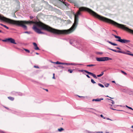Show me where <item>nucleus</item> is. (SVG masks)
I'll use <instances>...</instances> for the list:
<instances>
[{"label":"nucleus","mask_w":133,"mask_h":133,"mask_svg":"<svg viewBox=\"0 0 133 133\" xmlns=\"http://www.w3.org/2000/svg\"><path fill=\"white\" fill-rule=\"evenodd\" d=\"M112 35L114 36L116 38H118V39H117L116 41L119 42L123 43H129L130 41L129 40H127L124 39H121V37L119 36H117L113 34Z\"/></svg>","instance_id":"2"},{"label":"nucleus","mask_w":133,"mask_h":133,"mask_svg":"<svg viewBox=\"0 0 133 133\" xmlns=\"http://www.w3.org/2000/svg\"><path fill=\"white\" fill-rule=\"evenodd\" d=\"M34 49L35 50H39V48L37 46V45L35 47Z\"/></svg>","instance_id":"20"},{"label":"nucleus","mask_w":133,"mask_h":133,"mask_svg":"<svg viewBox=\"0 0 133 133\" xmlns=\"http://www.w3.org/2000/svg\"><path fill=\"white\" fill-rule=\"evenodd\" d=\"M70 43L71 44L74 46L77 44V41L75 40H71L70 41Z\"/></svg>","instance_id":"5"},{"label":"nucleus","mask_w":133,"mask_h":133,"mask_svg":"<svg viewBox=\"0 0 133 133\" xmlns=\"http://www.w3.org/2000/svg\"><path fill=\"white\" fill-rule=\"evenodd\" d=\"M96 54H97L101 55L103 54V52H97Z\"/></svg>","instance_id":"21"},{"label":"nucleus","mask_w":133,"mask_h":133,"mask_svg":"<svg viewBox=\"0 0 133 133\" xmlns=\"http://www.w3.org/2000/svg\"><path fill=\"white\" fill-rule=\"evenodd\" d=\"M77 64H75V63H69V65H75ZM78 64L80 65H83L82 64Z\"/></svg>","instance_id":"13"},{"label":"nucleus","mask_w":133,"mask_h":133,"mask_svg":"<svg viewBox=\"0 0 133 133\" xmlns=\"http://www.w3.org/2000/svg\"><path fill=\"white\" fill-rule=\"evenodd\" d=\"M0 24L1 25V26H3L4 25H3V24H2L1 23V24Z\"/></svg>","instance_id":"45"},{"label":"nucleus","mask_w":133,"mask_h":133,"mask_svg":"<svg viewBox=\"0 0 133 133\" xmlns=\"http://www.w3.org/2000/svg\"><path fill=\"white\" fill-rule=\"evenodd\" d=\"M24 50L26 51L28 53H29L30 52V51L29 50L26 49H24Z\"/></svg>","instance_id":"28"},{"label":"nucleus","mask_w":133,"mask_h":133,"mask_svg":"<svg viewBox=\"0 0 133 133\" xmlns=\"http://www.w3.org/2000/svg\"><path fill=\"white\" fill-rule=\"evenodd\" d=\"M0 32H2L3 33V32L2 31L0 30Z\"/></svg>","instance_id":"52"},{"label":"nucleus","mask_w":133,"mask_h":133,"mask_svg":"<svg viewBox=\"0 0 133 133\" xmlns=\"http://www.w3.org/2000/svg\"><path fill=\"white\" fill-rule=\"evenodd\" d=\"M107 99H108V100H110L111 101H112L111 103L112 104H114L115 102L113 100L111 99H108V98H107Z\"/></svg>","instance_id":"24"},{"label":"nucleus","mask_w":133,"mask_h":133,"mask_svg":"<svg viewBox=\"0 0 133 133\" xmlns=\"http://www.w3.org/2000/svg\"><path fill=\"white\" fill-rule=\"evenodd\" d=\"M90 133V132H88V133Z\"/></svg>","instance_id":"63"},{"label":"nucleus","mask_w":133,"mask_h":133,"mask_svg":"<svg viewBox=\"0 0 133 133\" xmlns=\"http://www.w3.org/2000/svg\"><path fill=\"white\" fill-rule=\"evenodd\" d=\"M109 83H107L105 84V86L106 87H109Z\"/></svg>","instance_id":"23"},{"label":"nucleus","mask_w":133,"mask_h":133,"mask_svg":"<svg viewBox=\"0 0 133 133\" xmlns=\"http://www.w3.org/2000/svg\"><path fill=\"white\" fill-rule=\"evenodd\" d=\"M128 52H130L129 51H128Z\"/></svg>","instance_id":"61"},{"label":"nucleus","mask_w":133,"mask_h":133,"mask_svg":"<svg viewBox=\"0 0 133 133\" xmlns=\"http://www.w3.org/2000/svg\"><path fill=\"white\" fill-rule=\"evenodd\" d=\"M103 132L102 131H98L96 132V133H103Z\"/></svg>","instance_id":"37"},{"label":"nucleus","mask_w":133,"mask_h":133,"mask_svg":"<svg viewBox=\"0 0 133 133\" xmlns=\"http://www.w3.org/2000/svg\"><path fill=\"white\" fill-rule=\"evenodd\" d=\"M52 62V63H56L57 64H62V63L59 62L58 61H57V62Z\"/></svg>","instance_id":"11"},{"label":"nucleus","mask_w":133,"mask_h":133,"mask_svg":"<svg viewBox=\"0 0 133 133\" xmlns=\"http://www.w3.org/2000/svg\"><path fill=\"white\" fill-rule=\"evenodd\" d=\"M109 105H111V107H112V105H111L109 104Z\"/></svg>","instance_id":"57"},{"label":"nucleus","mask_w":133,"mask_h":133,"mask_svg":"<svg viewBox=\"0 0 133 133\" xmlns=\"http://www.w3.org/2000/svg\"><path fill=\"white\" fill-rule=\"evenodd\" d=\"M91 82L93 84H95L96 83V82L92 79H91Z\"/></svg>","instance_id":"22"},{"label":"nucleus","mask_w":133,"mask_h":133,"mask_svg":"<svg viewBox=\"0 0 133 133\" xmlns=\"http://www.w3.org/2000/svg\"><path fill=\"white\" fill-rule=\"evenodd\" d=\"M0 19L11 24L20 26L25 29H27V26L24 24H31V21H16L6 18L0 14Z\"/></svg>","instance_id":"1"},{"label":"nucleus","mask_w":133,"mask_h":133,"mask_svg":"<svg viewBox=\"0 0 133 133\" xmlns=\"http://www.w3.org/2000/svg\"><path fill=\"white\" fill-rule=\"evenodd\" d=\"M107 120H111V121H112V120L110 119V118H107Z\"/></svg>","instance_id":"43"},{"label":"nucleus","mask_w":133,"mask_h":133,"mask_svg":"<svg viewBox=\"0 0 133 133\" xmlns=\"http://www.w3.org/2000/svg\"><path fill=\"white\" fill-rule=\"evenodd\" d=\"M62 64L63 65H69V63H62Z\"/></svg>","instance_id":"18"},{"label":"nucleus","mask_w":133,"mask_h":133,"mask_svg":"<svg viewBox=\"0 0 133 133\" xmlns=\"http://www.w3.org/2000/svg\"><path fill=\"white\" fill-rule=\"evenodd\" d=\"M86 76L88 78H90V77L88 75H86Z\"/></svg>","instance_id":"41"},{"label":"nucleus","mask_w":133,"mask_h":133,"mask_svg":"<svg viewBox=\"0 0 133 133\" xmlns=\"http://www.w3.org/2000/svg\"><path fill=\"white\" fill-rule=\"evenodd\" d=\"M53 76H54L55 74H53Z\"/></svg>","instance_id":"59"},{"label":"nucleus","mask_w":133,"mask_h":133,"mask_svg":"<svg viewBox=\"0 0 133 133\" xmlns=\"http://www.w3.org/2000/svg\"><path fill=\"white\" fill-rule=\"evenodd\" d=\"M44 90H46V91H48V89H44Z\"/></svg>","instance_id":"46"},{"label":"nucleus","mask_w":133,"mask_h":133,"mask_svg":"<svg viewBox=\"0 0 133 133\" xmlns=\"http://www.w3.org/2000/svg\"><path fill=\"white\" fill-rule=\"evenodd\" d=\"M78 96V97H83L82 96Z\"/></svg>","instance_id":"53"},{"label":"nucleus","mask_w":133,"mask_h":133,"mask_svg":"<svg viewBox=\"0 0 133 133\" xmlns=\"http://www.w3.org/2000/svg\"><path fill=\"white\" fill-rule=\"evenodd\" d=\"M107 42H108L109 43L111 44L112 45H114V46H117L118 45L117 44L114 43H112L110 41H109L107 40L106 41Z\"/></svg>","instance_id":"7"},{"label":"nucleus","mask_w":133,"mask_h":133,"mask_svg":"<svg viewBox=\"0 0 133 133\" xmlns=\"http://www.w3.org/2000/svg\"><path fill=\"white\" fill-rule=\"evenodd\" d=\"M116 105H114V107H116Z\"/></svg>","instance_id":"56"},{"label":"nucleus","mask_w":133,"mask_h":133,"mask_svg":"<svg viewBox=\"0 0 133 133\" xmlns=\"http://www.w3.org/2000/svg\"><path fill=\"white\" fill-rule=\"evenodd\" d=\"M110 108L112 110H116V109H114L113 108L111 107H110Z\"/></svg>","instance_id":"36"},{"label":"nucleus","mask_w":133,"mask_h":133,"mask_svg":"<svg viewBox=\"0 0 133 133\" xmlns=\"http://www.w3.org/2000/svg\"><path fill=\"white\" fill-rule=\"evenodd\" d=\"M33 44L34 45V46H35V47L37 45V44L35 43H33Z\"/></svg>","instance_id":"31"},{"label":"nucleus","mask_w":133,"mask_h":133,"mask_svg":"<svg viewBox=\"0 0 133 133\" xmlns=\"http://www.w3.org/2000/svg\"><path fill=\"white\" fill-rule=\"evenodd\" d=\"M112 83H115V81H112Z\"/></svg>","instance_id":"51"},{"label":"nucleus","mask_w":133,"mask_h":133,"mask_svg":"<svg viewBox=\"0 0 133 133\" xmlns=\"http://www.w3.org/2000/svg\"><path fill=\"white\" fill-rule=\"evenodd\" d=\"M103 98H97L96 99H94L92 100V101H98L99 102L101 100H103Z\"/></svg>","instance_id":"8"},{"label":"nucleus","mask_w":133,"mask_h":133,"mask_svg":"<svg viewBox=\"0 0 133 133\" xmlns=\"http://www.w3.org/2000/svg\"><path fill=\"white\" fill-rule=\"evenodd\" d=\"M84 70H80V71L81 72H83V71H84Z\"/></svg>","instance_id":"47"},{"label":"nucleus","mask_w":133,"mask_h":133,"mask_svg":"<svg viewBox=\"0 0 133 133\" xmlns=\"http://www.w3.org/2000/svg\"><path fill=\"white\" fill-rule=\"evenodd\" d=\"M121 72L122 73H123V74H124V75H126L127 74L126 73V72H124V71H123L121 70Z\"/></svg>","instance_id":"25"},{"label":"nucleus","mask_w":133,"mask_h":133,"mask_svg":"<svg viewBox=\"0 0 133 133\" xmlns=\"http://www.w3.org/2000/svg\"><path fill=\"white\" fill-rule=\"evenodd\" d=\"M2 41L5 42H8L15 44H17V43L15 42V41L14 39L11 38L5 39L4 40H3Z\"/></svg>","instance_id":"4"},{"label":"nucleus","mask_w":133,"mask_h":133,"mask_svg":"<svg viewBox=\"0 0 133 133\" xmlns=\"http://www.w3.org/2000/svg\"><path fill=\"white\" fill-rule=\"evenodd\" d=\"M93 110L95 111H96V110L95 109H94L91 108H88L87 109V110H86V111H89V112H92V113H94L93 112V111H92V110Z\"/></svg>","instance_id":"6"},{"label":"nucleus","mask_w":133,"mask_h":133,"mask_svg":"<svg viewBox=\"0 0 133 133\" xmlns=\"http://www.w3.org/2000/svg\"><path fill=\"white\" fill-rule=\"evenodd\" d=\"M126 107L129 109H131L132 110H133V109L132 108L128 107L127 105H126Z\"/></svg>","instance_id":"27"},{"label":"nucleus","mask_w":133,"mask_h":133,"mask_svg":"<svg viewBox=\"0 0 133 133\" xmlns=\"http://www.w3.org/2000/svg\"><path fill=\"white\" fill-rule=\"evenodd\" d=\"M58 131L59 132L61 131L64 130V129L62 128H60L58 129Z\"/></svg>","instance_id":"15"},{"label":"nucleus","mask_w":133,"mask_h":133,"mask_svg":"<svg viewBox=\"0 0 133 133\" xmlns=\"http://www.w3.org/2000/svg\"><path fill=\"white\" fill-rule=\"evenodd\" d=\"M23 33H27V34H29L30 33V32H28V31H25V32H23Z\"/></svg>","instance_id":"34"},{"label":"nucleus","mask_w":133,"mask_h":133,"mask_svg":"<svg viewBox=\"0 0 133 133\" xmlns=\"http://www.w3.org/2000/svg\"><path fill=\"white\" fill-rule=\"evenodd\" d=\"M116 49H117L119 50H121V49L119 48V47H116Z\"/></svg>","instance_id":"40"},{"label":"nucleus","mask_w":133,"mask_h":133,"mask_svg":"<svg viewBox=\"0 0 133 133\" xmlns=\"http://www.w3.org/2000/svg\"><path fill=\"white\" fill-rule=\"evenodd\" d=\"M4 107L6 109H8L9 108H7V107Z\"/></svg>","instance_id":"49"},{"label":"nucleus","mask_w":133,"mask_h":133,"mask_svg":"<svg viewBox=\"0 0 133 133\" xmlns=\"http://www.w3.org/2000/svg\"><path fill=\"white\" fill-rule=\"evenodd\" d=\"M33 18V17L32 16H30V18L31 19H32Z\"/></svg>","instance_id":"42"},{"label":"nucleus","mask_w":133,"mask_h":133,"mask_svg":"<svg viewBox=\"0 0 133 133\" xmlns=\"http://www.w3.org/2000/svg\"><path fill=\"white\" fill-rule=\"evenodd\" d=\"M18 95L20 96H22V94L21 93H20V92H19L18 93Z\"/></svg>","instance_id":"39"},{"label":"nucleus","mask_w":133,"mask_h":133,"mask_svg":"<svg viewBox=\"0 0 133 133\" xmlns=\"http://www.w3.org/2000/svg\"><path fill=\"white\" fill-rule=\"evenodd\" d=\"M52 78L53 79H55V76H54L53 77H52Z\"/></svg>","instance_id":"50"},{"label":"nucleus","mask_w":133,"mask_h":133,"mask_svg":"<svg viewBox=\"0 0 133 133\" xmlns=\"http://www.w3.org/2000/svg\"><path fill=\"white\" fill-rule=\"evenodd\" d=\"M36 54L37 55H38L39 54L38 53H37V52H36Z\"/></svg>","instance_id":"48"},{"label":"nucleus","mask_w":133,"mask_h":133,"mask_svg":"<svg viewBox=\"0 0 133 133\" xmlns=\"http://www.w3.org/2000/svg\"><path fill=\"white\" fill-rule=\"evenodd\" d=\"M123 53V54H127V52H122V53Z\"/></svg>","instance_id":"35"},{"label":"nucleus","mask_w":133,"mask_h":133,"mask_svg":"<svg viewBox=\"0 0 133 133\" xmlns=\"http://www.w3.org/2000/svg\"><path fill=\"white\" fill-rule=\"evenodd\" d=\"M131 128H133V125H132Z\"/></svg>","instance_id":"55"},{"label":"nucleus","mask_w":133,"mask_h":133,"mask_svg":"<svg viewBox=\"0 0 133 133\" xmlns=\"http://www.w3.org/2000/svg\"><path fill=\"white\" fill-rule=\"evenodd\" d=\"M117 52H118V53H122V51H119V50H118V51H117Z\"/></svg>","instance_id":"33"},{"label":"nucleus","mask_w":133,"mask_h":133,"mask_svg":"<svg viewBox=\"0 0 133 133\" xmlns=\"http://www.w3.org/2000/svg\"><path fill=\"white\" fill-rule=\"evenodd\" d=\"M105 133H109V132H105Z\"/></svg>","instance_id":"58"},{"label":"nucleus","mask_w":133,"mask_h":133,"mask_svg":"<svg viewBox=\"0 0 133 133\" xmlns=\"http://www.w3.org/2000/svg\"><path fill=\"white\" fill-rule=\"evenodd\" d=\"M3 27H4L5 28H6L7 29H8L9 28L8 27H7V26H6V25H4L3 26Z\"/></svg>","instance_id":"29"},{"label":"nucleus","mask_w":133,"mask_h":133,"mask_svg":"<svg viewBox=\"0 0 133 133\" xmlns=\"http://www.w3.org/2000/svg\"><path fill=\"white\" fill-rule=\"evenodd\" d=\"M84 71H85V72L88 73V74L89 75H90V74H91V72H89V71H87L86 70H84Z\"/></svg>","instance_id":"14"},{"label":"nucleus","mask_w":133,"mask_h":133,"mask_svg":"<svg viewBox=\"0 0 133 133\" xmlns=\"http://www.w3.org/2000/svg\"><path fill=\"white\" fill-rule=\"evenodd\" d=\"M95 64H90V65H87V66H95Z\"/></svg>","instance_id":"19"},{"label":"nucleus","mask_w":133,"mask_h":133,"mask_svg":"<svg viewBox=\"0 0 133 133\" xmlns=\"http://www.w3.org/2000/svg\"><path fill=\"white\" fill-rule=\"evenodd\" d=\"M58 66L59 67H61L62 68H64V67L63 66Z\"/></svg>","instance_id":"44"},{"label":"nucleus","mask_w":133,"mask_h":133,"mask_svg":"<svg viewBox=\"0 0 133 133\" xmlns=\"http://www.w3.org/2000/svg\"><path fill=\"white\" fill-rule=\"evenodd\" d=\"M109 97L110 98H111V99H113L114 98H111V97Z\"/></svg>","instance_id":"54"},{"label":"nucleus","mask_w":133,"mask_h":133,"mask_svg":"<svg viewBox=\"0 0 133 133\" xmlns=\"http://www.w3.org/2000/svg\"><path fill=\"white\" fill-rule=\"evenodd\" d=\"M68 72H69L70 73H72L73 72V70H71L69 69L68 70Z\"/></svg>","instance_id":"26"},{"label":"nucleus","mask_w":133,"mask_h":133,"mask_svg":"<svg viewBox=\"0 0 133 133\" xmlns=\"http://www.w3.org/2000/svg\"><path fill=\"white\" fill-rule=\"evenodd\" d=\"M108 49H109V50H111L112 51L114 52H117V51L116 50H114V49H111V48H108Z\"/></svg>","instance_id":"16"},{"label":"nucleus","mask_w":133,"mask_h":133,"mask_svg":"<svg viewBox=\"0 0 133 133\" xmlns=\"http://www.w3.org/2000/svg\"><path fill=\"white\" fill-rule=\"evenodd\" d=\"M98 85L100 87H101L102 88H104V86L103 85H102L100 83H98Z\"/></svg>","instance_id":"17"},{"label":"nucleus","mask_w":133,"mask_h":133,"mask_svg":"<svg viewBox=\"0 0 133 133\" xmlns=\"http://www.w3.org/2000/svg\"><path fill=\"white\" fill-rule=\"evenodd\" d=\"M106 97H109V96H106Z\"/></svg>","instance_id":"60"},{"label":"nucleus","mask_w":133,"mask_h":133,"mask_svg":"<svg viewBox=\"0 0 133 133\" xmlns=\"http://www.w3.org/2000/svg\"><path fill=\"white\" fill-rule=\"evenodd\" d=\"M37 11H39V10H37Z\"/></svg>","instance_id":"62"},{"label":"nucleus","mask_w":133,"mask_h":133,"mask_svg":"<svg viewBox=\"0 0 133 133\" xmlns=\"http://www.w3.org/2000/svg\"><path fill=\"white\" fill-rule=\"evenodd\" d=\"M8 98L10 100L12 101L14 100V98L13 97H8Z\"/></svg>","instance_id":"12"},{"label":"nucleus","mask_w":133,"mask_h":133,"mask_svg":"<svg viewBox=\"0 0 133 133\" xmlns=\"http://www.w3.org/2000/svg\"><path fill=\"white\" fill-rule=\"evenodd\" d=\"M100 116L101 117H102V118H103L104 119H105V118L102 115V114L101 115H100Z\"/></svg>","instance_id":"32"},{"label":"nucleus","mask_w":133,"mask_h":133,"mask_svg":"<svg viewBox=\"0 0 133 133\" xmlns=\"http://www.w3.org/2000/svg\"><path fill=\"white\" fill-rule=\"evenodd\" d=\"M103 74H104L103 72H101V74H100L99 75H97V76L98 77H100L101 76H102L103 75Z\"/></svg>","instance_id":"10"},{"label":"nucleus","mask_w":133,"mask_h":133,"mask_svg":"<svg viewBox=\"0 0 133 133\" xmlns=\"http://www.w3.org/2000/svg\"><path fill=\"white\" fill-rule=\"evenodd\" d=\"M34 67L35 68H39L38 66H34Z\"/></svg>","instance_id":"38"},{"label":"nucleus","mask_w":133,"mask_h":133,"mask_svg":"<svg viewBox=\"0 0 133 133\" xmlns=\"http://www.w3.org/2000/svg\"><path fill=\"white\" fill-rule=\"evenodd\" d=\"M90 75H91L94 78H95V79H97V77L96 76L95 74H93L92 73H91V74H90Z\"/></svg>","instance_id":"9"},{"label":"nucleus","mask_w":133,"mask_h":133,"mask_svg":"<svg viewBox=\"0 0 133 133\" xmlns=\"http://www.w3.org/2000/svg\"><path fill=\"white\" fill-rule=\"evenodd\" d=\"M127 55H131L132 56H133V54H131V53H128L127 52Z\"/></svg>","instance_id":"30"},{"label":"nucleus","mask_w":133,"mask_h":133,"mask_svg":"<svg viewBox=\"0 0 133 133\" xmlns=\"http://www.w3.org/2000/svg\"><path fill=\"white\" fill-rule=\"evenodd\" d=\"M96 60L98 61H104L110 60L112 59L108 57H102L98 58L97 57L96 58Z\"/></svg>","instance_id":"3"}]
</instances>
